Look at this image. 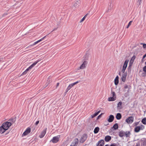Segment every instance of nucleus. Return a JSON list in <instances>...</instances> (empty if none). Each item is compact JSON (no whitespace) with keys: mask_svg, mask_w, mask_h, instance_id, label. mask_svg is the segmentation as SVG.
Here are the masks:
<instances>
[{"mask_svg":"<svg viewBox=\"0 0 146 146\" xmlns=\"http://www.w3.org/2000/svg\"><path fill=\"white\" fill-rule=\"evenodd\" d=\"M39 60H37L35 62L31 65L29 66L25 70L24 72L22 74V75H24L26 74L27 72L28 71L32 69L34 66H35L36 64L39 61Z\"/></svg>","mask_w":146,"mask_h":146,"instance_id":"nucleus-1","label":"nucleus"},{"mask_svg":"<svg viewBox=\"0 0 146 146\" xmlns=\"http://www.w3.org/2000/svg\"><path fill=\"white\" fill-rule=\"evenodd\" d=\"M11 125V123L10 122L7 121L3 123L2 124V125L6 130H7Z\"/></svg>","mask_w":146,"mask_h":146,"instance_id":"nucleus-2","label":"nucleus"},{"mask_svg":"<svg viewBox=\"0 0 146 146\" xmlns=\"http://www.w3.org/2000/svg\"><path fill=\"white\" fill-rule=\"evenodd\" d=\"M144 128V126L143 125L140 126H137L134 129V131L136 133L138 132L140 130H143Z\"/></svg>","mask_w":146,"mask_h":146,"instance_id":"nucleus-3","label":"nucleus"},{"mask_svg":"<svg viewBox=\"0 0 146 146\" xmlns=\"http://www.w3.org/2000/svg\"><path fill=\"white\" fill-rule=\"evenodd\" d=\"M87 64L88 62L86 61H84L82 64L78 68V70H83L84 69L86 68Z\"/></svg>","mask_w":146,"mask_h":146,"instance_id":"nucleus-4","label":"nucleus"},{"mask_svg":"<svg viewBox=\"0 0 146 146\" xmlns=\"http://www.w3.org/2000/svg\"><path fill=\"white\" fill-rule=\"evenodd\" d=\"M129 62V60H126L125 61L123 66V67L122 69L121 70V72L123 73L125 72V71L126 69V68L127 67V64Z\"/></svg>","mask_w":146,"mask_h":146,"instance_id":"nucleus-5","label":"nucleus"},{"mask_svg":"<svg viewBox=\"0 0 146 146\" xmlns=\"http://www.w3.org/2000/svg\"><path fill=\"white\" fill-rule=\"evenodd\" d=\"M134 121V117L132 116L128 117L125 120L126 122L128 124L132 123Z\"/></svg>","mask_w":146,"mask_h":146,"instance_id":"nucleus-6","label":"nucleus"},{"mask_svg":"<svg viewBox=\"0 0 146 146\" xmlns=\"http://www.w3.org/2000/svg\"><path fill=\"white\" fill-rule=\"evenodd\" d=\"M31 129L30 127H28L27 128L25 131L22 134V137H23L24 136H26L28 134L31 132Z\"/></svg>","mask_w":146,"mask_h":146,"instance_id":"nucleus-7","label":"nucleus"},{"mask_svg":"<svg viewBox=\"0 0 146 146\" xmlns=\"http://www.w3.org/2000/svg\"><path fill=\"white\" fill-rule=\"evenodd\" d=\"M46 37V36H44L42 38H41L40 39V40H37V41L34 42L33 43V44L31 45H30V46H28L27 47H26V48H30V46H33V45H35V44H36L38 43L39 42H40V41H42V40H43Z\"/></svg>","mask_w":146,"mask_h":146,"instance_id":"nucleus-8","label":"nucleus"},{"mask_svg":"<svg viewBox=\"0 0 146 146\" xmlns=\"http://www.w3.org/2000/svg\"><path fill=\"white\" fill-rule=\"evenodd\" d=\"M46 130L47 128H46L41 131L39 135L40 138H42L44 136L46 133Z\"/></svg>","mask_w":146,"mask_h":146,"instance_id":"nucleus-9","label":"nucleus"},{"mask_svg":"<svg viewBox=\"0 0 146 146\" xmlns=\"http://www.w3.org/2000/svg\"><path fill=\"white\" fill-rule=\"evenodd\" d=\"M58 136L53 137L52 139L50 141V142L51 141L53 143H57L59 140V138Z\"/></svg>","mask_w":146,"mask_h":146,"instance_id":"nucleus-10","label":"nucleus"},{"mask_svg":"<svg viewBox=\"0 0 146 146\" xmlns=\"http://www.w3.org/2000/svg\"><path fill=\"white\" fill-rule=\"evenodd\" d=\"M87 135L86 134H84L82 136L80 139V141L81 142L83 143L87 139Z\"/></svg>","mask_w":146,"mask_h":146,"instance_id":"nucleus-11","label":"nucleus"},{"mask_svg":"<svg viewBox=\"0 0 146 146\" xmlns=\"http://www.w3.org/2000/svg\"><path fill=\"white\" fill-rule=\"evenodd\" d=\"M78 143V139H75L72 143L70 146H77Z\"/></svg>","mask_w":146,"mask_h":146,"instance_id":"nucleus-12","label":"nucleus"},{"mask_svg":"<svg viewBox=\"0 0 146 146\" xmlns=\"http://www.w3.org/2000/svg\"><path fill=\"white\" fill-rule=\"evenodd\" d=\"M135 58V56H133L131 58L129 62V67H131L132 66Z\"/></svg>","mask_w":146,"mask_h":146,"instance_id":"nucleus-13","label":"nucleus"},{"mask_svg":"<svg viewBox=\"0 0 146 146\" xmlns=\"http://www.w3.org/2000/svg\"><path fill=\"white\" fill-rule=\"evenodd\" d=\"M74 86V85L72 83L70 84L68 86L66 89L65 93H67V92L68 91L70 90L71 89V88Z\"/></svg>","mask_w":146,"mask_h":146,"instance_id":"nucleus-14","label":"nucleus"},{"mask_svg":"<svg viewBox=\"0 0 146 146\" xmlns=\"http://www.w3.org/2000/svg\"><path fill=\"white\" fill-rule=\"evenodd\" d=\"M123 73L121 76V80L123 82H125L126 80L127 73L125 72Z\"/></svg>","mask_w":146,"mask_h":146,"instance_id":"nucleus-15","label":"nucleus"},{"mask_svg":"<svg viewBox=\"0 0 146 146\" xmlns=\"http://www.w3.org/2000/svg\"><path fill=\"white\" fill-rule=\"evenodd\" d=\"M104 144V141L103 140H101L99 141L97 146H103Z\"/></svg>","mask_w":146,"mask_h":146,"instance_id":"nucleus-16","label":"nucleus"},{"mask_svg":"<svg viewBox=\"0 0 146 146\" xmlns=\"http://www.w3.org/2000/svg\"><path fill=\"white\" fill-rule=\"evenodd\" d=\"M114 119V116L113 115H111L110 116L109 118L108 121L109 122H111L113 121Z\"/></svg>","mask_w":146,"mask_h":146,"instance_id":"nucleus-17","label":"nucleus"},{"mask_svg":"<svg viewBox=\"0 0 146 146\" xmlns=\"http://www.w3.org/2000/svg\"><path fill=\"white\" fill-rule=\"evenodd\" d=\"M6 131V129H5L4 127L2 126L0 127V133L1 134H2L5 132Z\"/></svg>","mask_w":146,"mask_h":146,"instance_id":"nucleus-18","label":"nucleus"},{"mask_svg":"<svg viewBox=\"0 0 146 146\" xmlns=\"http://www.w3.org/2000/svg\"><path fill=\"white\" fill-rule=\"evenodd\" d=\"M111 136L109 135H107L105 137V140L106 142H108L111 140Z\"/></svg>","mask_w":146,"mask_h":146,"instance_id":"nucleus-19","label":"nucleus"},{"mask_svg":"<svg viewBox=\"0 0 146 146\" xmlns=\"http://www.w3.org/2000/svg\"><path fill=\"white\" fill-rule=\"evenodd\" d=\"M116 100V97H113L109 98L108 99L109 101H115Z\"/></svg>","mask_w":146,"mask_h":146,"instance_id":"nucleus-20","label":"nucleus"},{"mask_svg":"<svg viewBox=\"0 0 146 146\" xmlns=\"http://www.w3.org/2000/svg\"><path fill=\"white\" fill-rule=\"evenodd\" d=\"M121 115L119 113H117L116 116V118L118 120L120 119H121Z\"/></svg>","mask_w":146,"mask_h":146,"instance_id":"nucleus-21","label":"nucleus"},{"mask_svg":"<svg viewBox=\"0 0 146 146\" xmlns=\"http://www.w3.org/2000/svg\"><path fill=\"white\" fill-rule=\"evenodd\" d=\"M119 135L121 137L125 136V132L123 131H120L119 133Z\"/></svg>","mask_w":146,"mask_h":146,"instance_id":"nucleus-22","label":"nucleus"},{"mask_svg":"<svg viewBox=\"0 0 146 146\" xmlns=\"http://www.w3.org/2000/svg\"><path fill=\"white\" fill-rule=\"evenodd\" d=\"M100 129L99 127H97L95 128L94 130V133H97L99 131Z\"/></svg>","mask_w":146,"mask_h":146,"instance_id":"nucleus-23","label":"nucleus"},{"mask_svg":"<svg viewBox=\"0 0 146 146\" xmlns=\"http://www.w3.org/2000/svg\"><path fill=\"white\" fill-rule=\"evenodd\" d=\"M88 15V14H87L85 15L83 17L80 21V23H81L83 22L86 19L87 15Z\"/></svg>","mask_w":146,"mask_h":146,"instance_id":"nucleus-24","label":"nucleus"},{"mask_svg":"<svg viewBox=\"0 0 146 146\" xmlns=\"http://www.w3.org/2000/svg\"><path fill=\"white\" fill-rule=\"evenodd\" d=\"M130 134V133L129 131H126L125 132V136L126 137H129Z\"/></svg>","mask_w":146,"mask_h":146,"instance_id":"nucleus-25","label":"nucleus"},{"mask_svg":"<svg viewBox=\"0 0 146 146\" xmlns=\"http://www.w3.org/2000/svg\"><path fill=\"white\" fill-rule=\"evenodd\" d=\"M113 127L114 129H117L118 127V124L117 123L113 125Z\"/></svg>","mask_w":146,"mask_h":146,"instance_id":"nucleus-26","label":"nucleus"},{"mask_svg":"<svg viewBox=\"0 0 146 146\" xmlns=\"http://www.w3.org/2000/svg\"><path fill=\"white\" fill-rule=\"evenodd\" d=\"M122 104V103L121 102H119L117 104V108H118L120 109L121 108V106Z\"/></svg>","mask_w":146,"mask_h":146,"instance_id":"nucleus-27","label":"nucleus"},{"mask_svg":"<svg viewBox=\"0 0 146 146\" xmlns=\"http://www.w3.org/2000/svg\"><path fill=\"white\" fill-rule=\"evenodd\" d=\"M141 122L145 125L146 124V118H144L143 119L142 121Z\"/></svg>","mask_w":146,"mask_h":146,"instance_id":"nucleus-28","label":"nucleus"},{"mask_svg":"<svg viewBox=\"0 0 146 146\" xmlns=\"http://www.w3.org/2000/svg\"><path fill=\"white\" fill-rule=\"evenodd\" d=\"M132 22V21H131L129 22V23L128 24V25L126 27L127 28H127H129V26L131 25Z\"/></svg>","mask_w":146,"mask_h":146,"instance_id":"nucleus-29","label":"nucleus"},{"mask_svg":"<svg viewBox=\"0 0 146 146\" xmlns=\"http://www.w3.org/2000/svg\"><path fill=\"white\" fill-rule=\"evenodd\" d=\"M111 94L112 95V96L113 97H116V95L115 94L114 92H111Z\"/></svg>","mask_w":146,"mask_h":146,"instance_id":"nucleus-30","label":"nucleus"},{"mask_svg":"<svg viewBox=\"0 0 146 146\" xmlns=\"http://www.w3.org/2000/svg\"><path fill=\"white\" fill-rule=\"evenodd\" d=\"M118 83V79L117 80H116V79H115V85H117Z\"/></svg>","mask_w":146,"mask_h":146,"instance_id":"nucleus-31","label":"nucleus"},{"mask_svg":"<svg viewBox=\"0 0 146 146\" xmlns=\"http://www.w3.org/2000/svg\"><path fill=\"white\" fill-rule=\"evenodd\" d=\"M100 112V111H98L97 112L95 113L94 114L96 116Z\"/></svg>","mask_w":146,"mask_h":146,"instance_id":"nucleus-32","label":"nucleus"},{"mask_svg":"<svg viewBox=\"0 0 146 146\" xmlns=\"http://www.w3.org/2000/svg\"><path fill=\"white\" fill-rule=\"evenodd\" d=\"M143 71L145 72H146V66H145L143 68Z\"/></svg>","mask_w":146,"mask_h":146,"instance_id":"nucleus-33","label":"nucleus"},{"mask_svg":"<svg viewBox=\"0 0 146 146\" xmlns=\"http://www.w3.org/2000/svg\"><path fill=\"white\" fill-rule=\"evenodd\" d=\"M139 122H136L134 123L135 126H137L139 124Z\"/></svg>","mask_w":146,"mask_h":146,"instance_id":"nucleus-34","label":"nucleus"},{"mask_svg":"<svg viewBox=\"0 0 146 146\" xmlns=\"http://www.w3.org/2000/svg\"><path fill=\"white\" fill-rule=\"evenodd\" d=\"M128 87V86L126 84L124 85V88L125 89L127 88Z\"/></svg>","mask_w":146,"mask_h":146,"instance_id":"nucleus-35","label":"nucleus"},{"mask_svg":"<svg viewBox=\"0 0 146 146\" xmlns=\"http://www.w3.org/2000/svg\"><path fill=\"white\" fill-rule=\"evenodd\" d=\"M79 82L77 81L76 82H75L74 83H72V84H73L74 85H74H75V84H77L78 83H79Z\"/></svg>","mask_w":146,"mask_h":146,"instance_id":"nucleus-36","label":"nucleus"},{"mask_svg":"<svg viewBox=\"0 0 146 146\" xmlns=\"http://www.w3.org/2000/svg\"><path fill=\"white\" fill-rule=\"evenodd\" d=\"M142 0H138V2L139 3V4L140 5L141 4V1Z\"/></svg>","mask_w":146,"mask_h":146,"instance_id":"nucleus-37","label":"nucleus"},{"mask_svg":"<svg viewBox=\"0 0 146 146\" xmlns=\"http://www.w3.org/2000/svg\"><path fill=\"white\" fill-rule=\"evenodd\" d=\"M146 57V53L143 55V59L142 60V61H143V59Z\"/></svg>","mask_w":146,"mask_h":146,"instance_id":"nucleus-38","label":"nucleus"},{"mask_svg":"<svg viewBox=\"0 0 146 146\" xmlns=\"http://www.w3.org/2000/svg\"><path fill=\"white\" fill-rule=\"evenodd\" d=\"M96 116L94 114L93 115H91V117L92 118H94V117H95Z\"/></svg>","mask_w":146,"mask_h":146,"instance_id":"nucleus-39","label":"nucleus"},{"mask_svg":"<svg viewBox=\"0 0 146 146\" xmlns=\"http://www.w3.org/2000/svg\"><path fill=\"white\" fill-rule=\"evenodd\" d=\"M39 123V121H36L35 123V125H37L38 123Z\"/></svg>","mask_w":146,"mask_h":146,"instance_id":"nucleus-40","label":"nucleus"},{"mask_svg":"<svg viewBox=\"0 0 146 146\" xmlns=\"http://www.w3.org/2000/svg\"><path fill=\"white\" fill-rule=\"evenodd\" d=\"M143 47L144 48H145L146 47V44H144L143 45Z\"/></svg>","mask_w":146,"mask_h":146,"instance_id":"nucleus-41","label":"nucleus"},{"mask_svg":"<svg viewBox=\"0 0 146 146\" xmlns=\"http://www.w3.org/2000/svg\"><path fill=\"white\" fill-rule=\"evenodd\" d=\"M59 82L56 85V88H57V87L59 86Z\"/></svg>","mask_w":146,"mask_h":146,"instance_id":"nucleus-42","label":"nucleus"},{"mask_svg":"<svg viewBox=\"0 0 146 146\" xmlns=\"http://www.w3.org/2000/svg\"><path fill=\"white\" fill-rule=\"evenodd\" d=\"M110 146H116L115 144H111L110 145Z\"/></svg>","mask_w":146,"mask_h":146,"instance_id":"nucleus-43","label":"nucleus"},{"mask_svg":"<svg viewBox=\"0 0 146 146\" xmlns=\"http://www.w3.org/2000/svg\"><path fill=\"white\" fill-rule=\"evenodd\" d=\"M115 79H116V80H117V79H118V76H117V77H116Z\"/></svg>","mask_w":146,"mask_h":146,"instance_id":"nucleus-44","label":"nucleus"},{"mask_svg":"<svg viewBox=\"0 0 146 146\" xmlns=\"http://www.w3.org/2000/svg\"><path fill=\"white\" fill-rule=\"evenodd\" d=\"M105 146H109V145L108 144L106 145Z\"/></svg>","mask_w":146,"mask_h":146,"instance_id":"nucleus-45","label":"nucleus"},{"mask_svg":"<svg viewBox=\"0 0 146 146\" xmlns=\"http://www.w3.org/2000/svg\"><path fill=\"white\" fill-rule=\"evenodd\" d=\"M100 115H99V116H98V117H100Z\"/></svg>","mask_w":146,"mask_h":146,"instance_id":"nucleus-46","label":"nucleus"},{"mask_svg":"<svg viewBox=\"0 0 146 146\" xmlns=\"http://www.w3.org/2000/svg\"><path fill=\"white\" fill-rule=\"evenodd\" d=\"M145 64H146V62H145Z\"/></svg>","mask_w":146,"mask_h":146,"instance_id":"nucleus-47","label":"nucleus"}]
</instances>
